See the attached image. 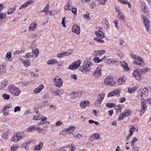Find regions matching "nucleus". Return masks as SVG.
<instances>
[{
  "instance_id": "6",
  "label": "nucleus",
  "mask_w": 151,
  "mask_h": 151,
  "mask_svg": "<svg viewBox=\"0 0 151 151\" xmlns=\"http://www.w3.org/2000/svg\"><path fill=\"white\" fill-rule=\"evenodd\" d=\"M102 67V65H99L96 68L94 72V76L95 77L99 78L101 76V69Z\"/></svg>"
},
{
  "instance_id": "56",
  "label": "nucleus",
  "mask_w": 151,
  "mask_h": 151,
  "mask_svg": "<svg viewBox=\"0 0 151 151\" xmlns=\"http://www.w3.org/2000/svg\"><path fill=\"white\" fill-rule=\"evenodd\" d=\"M6 57L7 58H9L12 57V53L10 52H8L6 54Z\"/></svg>"
},
{
  "instance_id": "30",
  "label": "nucleus",
  "mask_w": 151,
  "mask_h": 151,
  "mask_svg": "<svg viewBox=\"0 0 151 151\" xmlns=\"http://www.w3.org/2000/svg\"><path fill=\"white\" fill-rule=\"evenodd\" d=\"M89 13L87 11L86 14H84L83 15V17L86 19V20H89L91 19V18L89 16Z\"/></svg>"
},
{
  "instance_id": "32",
  "label": "nucleus",
  "mask_w": 151,
  "mask_h": 151,
  "mask_svg": "<svg viewBox=\"0 0 151 151\" xmlns=\"http://www.w3.org/2000/svg\"><path fill=\"white\" fill-rule=\"evenodd\" d=\"M116 106V104L114 103H108L106 104V106L109 108H111Z\"/></svg>"
},
{
  "instance_id": "57",
  "label": "nucleus",
  "mask_w": 151,
  "mask_h": 151,
  "mask_svg": "<svg viewBox=\"0 0 151 151\" xmlns=\"http://www.w3.org/2000/svg\"><path fill=\"white\" fill-rule=\"evenodd\" d=\"M67 133V132H66V129H65L64 130L60 131L59 134L60 135H65Z\"/></svg>"
},
{
  "instance_id": "23",
  "label": "nucleus",
  "mask_w": 151,
  "mask_h": 151,
  "mask_svg": "<svg viewBox=\"0 0 151 151\" xmlns=\"http://www.w3.org/2000/svg\"><path fill=\"white\" fill-rule=\"evenodd\" d=\"M37 26V24L36 23L33 22L31 24L30 26L28 28V29L29 31H34L35 30Z\"/></svg>"
},
{
  "instance_id": "27",
  "label": "nucleus",
  "mask_w": 151,
  "mask_h": 151,
  "mask_svg": "<svg viewBox=\"0 0 151 151\" xmlns=\"http://www.w3.org/2000/svg\"><path fill=\"white\" fill-rule=\"evenodd\" d=\"M132 112L131 110H125L122 112V113L125 117H126L129 116L130 115V113Z\"/></svg>"
},
{
  "instance_id": "34",
  "label": "nucleus",
  "mask_w": 151,
  "mask_h": 151,
  "mask_svg": "<svg viewBox=\"0 0 151 151\" xmlns=\"http://www.w3.org/2000/svg\"><path fill=\"white\" fill-rule=\"evenodd\" d=\"M63 93V90H58L55 91L54 93V95L55 96L60 95Z\"/></svg>"
},
{
  "instance_id": "47",
  "label": "nucleus",
  "mask_w": 151,
  "mask_h": 151,
  "mask_svg": "<svg viewBox=\"0 0 151 151\" xmlns=\"http://www.w3.org/2000/svg\"><path fill=\"white\" fill-rule=\"evenodd\" d=\"M14 134L15 135L16 137H17V141H18V142L19 141L20 139L22 138L21 137V136L20 135V134L19 133Z\"/></svg>"
},
{
  "instance_id": "53",
  "label": "nucleus",
  "mask_w": 151,
  "mask_h": 151,
  "mask_svg": "<svg viewBox=\"0 0 151 151\" xmlns=\"http://www.w3.org/2000/svg\"><path fill=\"white\" fill-rule=\"evenodd\" d=\"M118 59H109V61H110V63H116L118 62Z\"/></svg>"
},
{
  "instance_id": "37",
  "label": "nucleus",
  "mask_w": 151,
  "mask_h": 151,
  "mask_svg": "<svg viewBox=\"0 0 151 151\" xmlns=\"http://www.w3.org/2000/svg\"><path fill=\"white\" fill-rule=\"evenodd\" d=\"M2 97L5 100H8L10 98V96L6 93L3 94Z\"/></svg>"
},
{
  "instance_id": "48",
  "label": "nucleus",
  "mask_w": 151,
  "mask_h": 151,
  "mask_svg": "<svg viewBox=\"0 0 151 151\" xmlns=\"http://www.w3.org/2000/svg\"><path fill=\"white\" fill-rule=\"evenodd\" d=\"M71 8L72 9V13L75 14H77V8L76 7H71Z\"/></svg>"
},
{
  "instance_id": "10",
  "label": "nucleus",
  "mask_w": 151,
  "mask_h": 151,
  "mask_svg": "<svg viewBox=\"0 0 151 151\" xmlns=\"http://www.w3.org/2000/svg\"><path fill=\"white\" fill-rule=\"evenodd\" d=\"M133 76L138 81H139L141 80V74L139 70H134L133 73Z\"/></svg>"
},
{
  "instance_id": "15",
  "label": "nucleus",
  "mask_w": 151,
  "mask_h": 151,
  "mask_svg": "<svg viewBox=\"0 0 151 151\" xmlns=\"http://www.w3.org/2000/svg\"><path fill=\"white\" fill-rule=\"evenodd\" d=\"M142 104H141V109L140 111V114L141 116H142L143 114L145 112V111L146 110L147 106L146 104H144L143 102Z\"/></svg>"
},
{
  "instance_id": "8",
  "label": "nucleus",
  "mask_w": 151,
  "mask_h": 151,
  "mask_svg": "<svg viewBox=\"0 0 151 151\" xmlns=\"http://www.w3.org/2000/svg\"><path fill=\"white\" fill-rule=\"evenodd\" d=\"M4 8L3 5L0 4V20L1 21L2 20L5 19L6 17V13H4L1 12V10Z\"/></svg>"
},
{
  "instance_id": "25",
  "label": "nucleus",
  "mask_w": 151,
  "mask_h": 151,
  "mask_svg": "<svg viewBox=\"0 0 151 151\" xmlns=\"http://www.w3.org/2000/svg\"><path fill=\"white\" fill-rule=\"evenodd\" d=\"M57 61L55 59H50L47 62L48 64L52 65L57 63Z\"/></svg>"
},
{
  "instance_id": "52",
  "label": "nucleus",
  "mask_w": 151,
  "mask_h": 151,
  "mask_svg": "<svg viewBox=\"0 0 151 151\" xmlns=\"http://www.w3.org/2000/svg\"><path fill=\"white\" fill-rule=\"evenodd\" d=\"M34 3V1L33 0H29L25 2L27 6L30 4H32Z\"/></svg>"
},
{
  "instance_id": "50",
  "label": "nucleus",
  "mask_w": 151,
  "mask_h": 151,
  "mask_svg": "<svg viewBox=\"0 0 151 151\" xmlns=\"http://www.w3.org/2000/svg\"><path fill=\"white\" fill-rule=\"evenodd\" d=\"M137 138L136 137H134L133 139L132 140L131 143L132 145V146H134L133 144L135 142H136L137 141Z\"/></svg>"
},
{
  "instance_id": "24",
  "label": "nucleus",
  "mask_w": 151,
  "mask_h": 151,
  "mask_svg": "<svg viewBox=\"0 0 151 151\" xmlns=\"http://www.w3.org/2000/svg\"><path fill=\"white\" fill-rule=\"evenodd\" d=\"M121 65L123 68L125 70H129V68L128 66L127 63L125 61H123L121 62Z\"/></svg>"
},
{
  "instance_id": "41",
  "label": "nucleus",
  "mask_w": 151,
  "mask_h": 151,
  "mask_svg": "<svg viewBox=\"0 0 151 151\" xmlns=\"http://www.w3.org/2000/svg\"><path fill=\"white\" fill-rule=\"evenodd\" d=\"M8 132H4L2 134V137L3 139L6 140L8 137Z\"/></svg>"
},
{
  "instance_id": "40",
  "label": "nucleus",
  "mask_w": 151,
  "mask_h": 151,
  "mask_svg": "<svg viewBox=\"0 0 151 151\" xmlns=\"http://www.w3.org/2000/svg\"><path fill=\"white\" fill-rule=\"evenodd\" d=\"M29 60H26L25 61L23 60V63L24 65H26V67H27L30 66V63H29Z\"/></svg>"
},
{
  "instance_id": "17",
  "label": "nucleus",
  "mask_w": 151,
  "mask_h": 151,
  "mask_svg": "<svg viewBox=\"0 0 151 151\" xmlns=\"http://www.w3.org/2000/svg\"><path fill=\"white\" fill-rule=\"evenodd\" d=\"M44 87V85L41 84L36 88H35L34 91V92L35 93H38L41 91L43 89Z\"/></svg>"
},
{
  "instance_id": "5",
  "label": "nucleus",
  "mask_w": 151,
  "mask_h": 151,
  "mask_svg": "<svg viewBox=\"0 0 151 151\" xmlns=\"http://www.w3.org/2000/svg\"><path fill=\"white\" fill-rule=\"evenodd\" d=\"M53 82L55 83V85L58 87H60L63 83V80L58 76L54 78Z\"/></svg>"
},
{
  "instance_id": "49",
  "label": "nucleus",
  "mask_w": 151,
  "mask_h": 151,
  "mask_svg": "<svg viewBox=\"0 0 151 151\" xmlns=\"http://www.w3.org/2000/svg\"><path fill=\"white\" fill-rule=\"evenodd\" d=\"M99 52L98 54H99L100 56L101 55L104 54L106 52V51L104 50H98Z\"/></svg>"
},
{
  "instance_id": "3",
  "label": "nucleus",
  "mask_w": 151,
  "mask_h": 151,
  "mask_svg": "<svg viewBox=\"0 0 151 151\" xmlns=\"http://www.w3.org/2000/svg\"><path fill=\"white\" fill-rule=\"evenodd\" d=\"M105 96L104 93L103 92L99 95L97 98V99L96 101L95 105L97 106H100L101 104L102 101Z\"/></svg>"
},
{
  "instance_id": "38",
  "label": "nucleus",
  "mask_w": 151,
  "mask_h": 151,
  "mask_svg": "<svg viewBox=\"0 0 151 151\" xmlns=\"http://www.w3.org/2000/svg\"><path fill=\"white\" fill-rule=\"evenodd\" d=\"M9 81H3L1 83L2 85L1 87L4 88L5 87L8 83Z\"/></svg>"
},
{
  "instance_id": "9",
  "label": "nucleus",
  "mask_w": 151,
  "mask_h": 151,
  "mask_svg": "<svg viewBox=\"0 0 151 151\" xmlns=\"http://www.w3.org/2000/svg\"><path fill=\"white\" fill-rule=\"evenodd\" d=\"M141 6L143 10V12L145 14L148 15L149 14L148 10L145 3L144 2L142 1L141 3Z\"/></svg>"
},
{
  "instance_id": "12",
  "label": "nucleus",
  "mask_w": 151,
  "mask_h": 151,
  "mask_svg": "<svg viewBox=\"0 0 151 151\" xmlns=\"http://www.w3.org/2000/svg\"><path fill=\"white\" fill-rule=\"evenodd\" d=\"M71 53V52L66 51L58 53L57 55V56L58 58H62L64 56H68L70 55Z\"/></svg>"
},
{
  "instance_id": "1",
  "label": "nucleus",
  "mask_w": 151,
  "mask_h": 151,
  "mask_svg": "<svg viewBox=\"0 0 151 151\" xmlns=\"http://www.w3.org/2000/svg\"><path fill=\"white\" fill-rule=\"evenodd\" d=\"M9 90L11 93L16 96H18L20 93L19 88L16 87L13 84L9 86Z\"/></svg>"
},
{
  "instance_id": "33",
  "label": "nucleus",
  "mask_w": 151,
  "mask_h": 151,
  "mask_svg": "<svg viewBox=\"0 0 151 151\" xmlns=\"http://www.w3.org/2000/svg\"><path fill=\"white\" fill-rule=\"evenodd\" d=\"M37 127H35L32 125L31 126L28 128V131L30 132H32L34 131L37 130Z\"/></svg>"
},
{
  "instance_id": "60",
  "label": "nucleus",
  "mask_w": 151,
  "mask_h": 151,
  "mask_svg": "<svg viewBox=\"0 0 151 151\" xmlns=\"http://www.w3.org/2000/svg\"><path fill=\"white\" fill-rule=\"evenodd\" d=\"M96 3L94 2H92L91 3L90 5V6L91 7V9H93L95 8V7L96 6Z\"/></svg>"
},
{
  "instance_id": "13",
  "label": "nucleus",
  "mask_w": 151,
  "mask_h": 151,
  "mask_svg": "<svg viewBox=\"0 0 151 151\" xmlns=\"http://www.w3.org/2000/svg\"><path fill=\"white\" fill-rule=\"evenodd\" d=\"M72 31L75 33L79 35L80 31V27L78 25H75L73 26V27Z\"/></svg>"
},
{
  "instance_id": "16",
  "label": "nucleus",
  "mask_w": 151,
  "mask_h": 151,
  "mask_svg": "<svg viewBox=\"0 0 151 151\" xmlns=\"http://www.w3.org/2000/svg\"><path fill=\"white\" fill-rule=\"evenodd\" d=\"M126 80V78L124 77L119 78L116 82V84L118 85H120L124 83Z\"/></svg>"
},
{
  "instance_id": "59",
  "label": "nucleus",
  "mask_w": 151,
  "mask_h": 151,
  "mask_svg": "<svg viewBox=\"0 0 151 151\" xmlns=\"http://www.w3.org/2000/svg\"><path fill=\"white\" fill-rule=\"evenodd\" d=\"M111 81L110 83V85L111 86H116L115 82L114 81L113 78H112Z\"/></svg>"
},
{
  "instance_id": "22",
  "label": "nucleus",
  "mask_w": 151,
  "mask_h": 151,
  "mask_svg": "<svg viewBox=\"0 0 151 151\" xmlns=\"http://www.w3.org/2000/svg\"><path fill=\"white\" fill-rule=\"evenodd\" d=\"M6 68L4 65H0V75H3L6 73Z\"/></svg>"
},
{
  "instance_id": "39",
  "label": "nucleus",
  "mask_w": 151,
  "mask_h": 151,
  "mask_svg": "<svg viewBox=\"0 0 151 151\" xmlns=\"http://www.w3.org/2000/svg\"><path fill=\"white\" fill-rule=\"evenodd\" d=\"M93 60L94 62L96 63H99L101 61H102L101 59L99 58V57L95 56L93 58Z\"/></svg>"
},
{
  "instance_id": "62",
  "label": "nucleus",
  "mask_w": 151,
  "mask_h": 151,
  "mask_svg": "<svg viewBox=\"0 0 151 151\" xmlns=\"http://www.w3.org/2000/svg\"><path fill=\"white\" fill-rule=\"evenodd\" d=\"M49 104L47 101H45L43 103V106L44 107H47L48 106Z\"/></svg>"
},
{
  "instance_id": "26",
  "label": "nucleus",
  "mask_w": 151,
  "mask_h": 151,
  "mask_svg": "<svg viewBox=\"0 0 151 151\" xmlns=\"http://www.w3.org/2000/svg\"><path fill=\"white\" fill-rule=\"evenodd\" d=\"M89 102V101H82L80 103V106L81 107V108L83 109L84 108L87 104Z\"/></svg>"
},
{
  "instance_id": "51",
  "label": "nucleus",
  "mask_w": 151,
  "mask_h": 151,
  "mask_svg": "<svg viewBox=\"0 0 151 151\" xmlns=\"http://www.w3.org/2000/svg\"><path fill=\"white\" fill-rule=\"evenodd\" d=\"M118 17L121 19H123L124 18V15L121 12L118 13Z\"/></svg>"
},
{
  "instance_id": "46",
  "label": "nucleus",
  "mask_w": 151,
  "mask_h": 151,
  "mask_svg": "<svg viewBox=\"0 0 151 151\" xmlns=\"http://www.w3.org/2000/svg\"><path fill=\"white\" fill-rule=\"evenodd\" d=\"M125 116L123 115V113L120 114L118 118V119L119 121H120L123 119L125 117Z\"/></svg>"
},
{
  "instance_id": "45",
  "label": "nucleus",
  "mask_w": 151,
  "mask_h": 151,
  "mask_svg": "<svg viewBox=\"0 0 151 151\" xmlns=\"http://www.w3.org/2000/svg\"><path fill=\"white\" fill-rule=\"evenodd\" d=\"M101 38H95L94 39V40L98 42H99L101 43H103L104 42V41L101 39Z\"/></svg>"
},
{
  "instance_id": "35",
  "label": "nucleus",
  "mask_w": 151,
  "mask_h": 151,
  "mask_svg": "<svg viewBox=\"0 0 151 151\" xmlns=\"http://www.w3.org/2000/svg\"><path fill=\"white\" fill-rule=\"evenodd\" d=\"M37 36L38 35L35 33H31L29 36V37L32 39L36 38Z\"/></svg>"
},
{
  "instance_id": "61",
  "label": "nucleus",
  "mask_w": 151,
  "mask_h": 151,
  "mask_svg": "<svg viewBox=\"0 0 151 151\" xmlns=\"http://www.w3.org/2000/svg\"><path fill=\"white\" fill-rule=\"evenodd\" d=\"M49 94L48 93H46L43 96V98L44 99H48L49 97Z\"/></svg>"
},
{
  "instance_id": "29",
  "label": "nucleus",
  "mask_w": 151,
  "mask_h": 151,
  "mask_svg": "<svg viewBox=\"0 0 151 151\" xmlns=\"http://www.w3.org/2000/svg\"><path fill=\"white\" fill-rule=\"evenodd\" d=\"M137 89V87H133L129 88L128 89V92L130 93H134Z\"/></svg>"
},
{
  "instance_id": "20",
  "label": "nucleus",
  "mask_w": 151,
  "mask_h": 151,
  "mask_svg": "<svg viewBox=\"0 0 151 151\" xmlns=\"http://www.w3.org/2000/svg\"><path fill=\"white\" fill-rule=\"evenodd\" d=\"M75 128V127L73 125H72L69 127L68 128L66 129V130L68 134H70L72 133L73 132Z\"/></svg>"
},
{
  "instance_id": "4",
  "label": "nucleus",
  "mask_w": 151,
  "mask_h": 151,
  "mask_svg": "<svg viewBox=\"0 0 151 151\" xmlns=\"http://www.w3.org/2000/svg\"><path fill=\"white\" fill-rule=\"evenodd\" d=\"M81 62V60H78L74 62L71 65H70L69 67V68L71 70H75L78 68L80 66Z\"/></svg>"
},
{
  "instance_id": "55",
  "label": "nucleus",
  "mask_w": 151,
  "mask_h": 151,
  "mask_svg": "<svg viewBox=\"0 0 151 151\" xmlns=\"http://www.w3.org/2000/svg\"><path fill=\"white\" fill-rule=\"evenodd\" d=\"M70 95L72 99H74L77 95V94L75 93L74 92H73L71 93Z\"/></svg>"
},
{
  "instance_id": "63",
  "label": "nucleus",
  "mask_w": 151,
  "mask_h": 151,
  "mask_svg": "<svg viewBox=\"0 0 151 151\" xmlns=\"http://www.w3.org/2000/svg\"><path fill=\"white\" fill-rule=\"evenodd\" d=\"M49 7V5L48 4H47L44 9V10L45 12H47V11H48Z\"/></svg>"
},
{
  "instance_id": "42",
  "label": "nucleus",
  "mask_w": 151,
  "mask_h": 151,
  "mask_svg": "<svg viewBox=\"0 0 151 151\" xmlns=\"http://www.w3.org/2000/svg\"><path fill=\"white\" fill-rule=\"evenodd\" d=\"M18 148V147L17 145L12 146L11 147V150L12 151H16Z\"/></svg>"
},
{
  "instance_id": "11",
  "label": "nucleus",
  "mask_w": 151,
  "mask_h": 151,
  "mask_svg": "<svg viewBox=\"0 0 151 151\" xmlns=\"http://www.w3.org/2000/svg\"><path fill=\"white\" fill-rule=\"evenodd\" d=\"M79 70L82 72L84 73L88 74L90 71V69L88 67H86L85 65L81 66L79 68Z\"/></svg>"
},
{
  "instance_id": "18",
  "label": "nucleus",
  "mask_w": 151,
  "mask_h": 151,
  "mask_svg": "<svg viewBox=\"0 0 151 151\" xmlns=\"http://www.w3.org/2000/svg\"><path fill=\"white\" fill-rule=\"evenodd\" d=\"M95 34L99 38H104V37L103 32L100 30H99L95 32Z\"/></svg>"
},
{
  "instance_id": "43",
  "label": "nucleus",
  "mask_w": 151,
  "mask_h": 151,
  "mask_svg": "<svg viewBox=\"0 0 151 151\" xmlns=\"http://www.w3.org/2000/svg\"><path fill=\"white\" fill-rule=\"evenodd\" d=\"M109 78V76H108L105 80L104 82L105 84L110 85V83L111 81H109L108 79Z\"/></svg>"
},
{
  "instance_id": "21",
  "label": "nucleus",
  "mask_w": 151,
  "mask_h": 151,
  "mask_svg": "<svg viewBox=\"0 0 151 151\" xmlns=\"http://www.w3.org/2000/svg\"><path fill=\"white\" fill-rule=\"evenodd\" d=\"M121 4H127L128 7L129 8H131L132 6L130 3L127 1L125 0H117Z\"/></svg>"
},
{
  "instance_id": "44",
  "label": "nucleus",
  "mask_w": 151,
  "mask_h": 151,
  "mask_svg": "<svg viewBox=\"0 0 151 151\" xmlns=\"http://www.w3.org/2000/svg\"><path fill=\"white\" fill-rule=\"evenodd\" d=\"M17 138L16 137L15 135L14 134L11 139V140L12 142H18V141H17Z\"/></svg>"
},
{
  "instance_id": "36",
  "label": "nucleus",
  "mask_w": 151,
  "mask_h": 151,
  "mask_svg": "<svg viewBox=\"0 0 151 151\" xmlns=\"http://www.w3.org/2000/svg\"><path fill=\"white\" fill-rule=\"evenodd\" d=\"M16 10V7H12L11 8H10L8 11V12H7V14H11L15 10Z\"/></svg>"
},
{
  "instance_id": "31",
  "label": "nucleus",
  "mask_w": 151,
  "mask_h": 151,
  "mask_svg": "<svg viewBox=\"0 0 151 151\" xmlns=\"http://www.w3.org/2000/svg\"><path fill=\"white\" fill-rule=\"evenodd\" d=\"M34 55L33 52L32 51L31 52L27 53L25 56L26 58H29L32 57Z\"/></svg>"
},
{
  "instance_id": "2",
  "label": "nucleus",
  "mask_w": 151,
  "mask_h": 151,
  "mask_svg": "<svg viewBox=\"0 0 151 151\" xmlns=\"http://www.w3.org/2000/svg\"><path fill=\"white\" fill-rule=\"evenodd\" d=\"M141 17L142 21L146 30L149 31L150 29V21L144 15L142 14Z\"/></svg>"
},
{
  "instance_id": "54",
  "label": "nucleus",
  "mask_w": 151,
  "mask_h": 151,
  "mask_svg": "<svg viewBox=\"0 0 151 151\" xmlns=\"http://www.w3.org/2000/svg\"><path fill=\"white\" fill-rule=\"evenodd\" d=\"M20 107L19 106L16 107L14 108V112H17L20 111Z\"/></svg>"
},
{
  "instance_id": "19",
  "label": "nucleus",
  "mask_w": 151,
  "mask_h": 151,
  "mask_svg": "<svg viewBox=\"0 0 151 151\" xmlns=\"http://www.w3.org/2000/svg\"><path fill=\"white\" fill-rule=\"evenodd\" d=\"M38 145H36L34 148V150L35 151H40L42 148L43 143L42 142H40Z\"/></svg>"
},
{
  "instance_id": "64",
  "label": "nucleus",
  "mask_w": 151,
  "mask_h": 151,
  "mask_svg": "<svg viewBox=\"0 0 151 151\" xmlns=\"http://www.w3.org/2000/svg\"><path fill=\"white\" fill-rule=\"evenodd\" d=\"M106 1V0H99V3L100 4L104 5Z\"/></svg>"
},
{
  "instance_id": "14",
  "label": "nucleus",
  "mask_w": 151,
  "mask_h": 151,
  "mask_svg": "<svg viewBox=\"0 0 151 151\" xmlns=\"http://www.w3.org/2000/svg\"><path fill=\"white\" fill-rule=\"evenodd\" d=\"M100 136L97 133H94L90 137L89 139L91 141H93L94 140L93 139H100Z\"/></svg>"
},
{
  "instance_id": "28",
  "label": "nucleus",
  "mask_w": 151,
  "mask_h": 151,
  "mask_svg": "<svg viewBox=\"0 0 151 151\" xmlns=\"http://www.w3.org/2000/svg\"><path fill=\"white\" fill-rule=\"evenodd\" d=\"M149 70V69L147 67H145L141 69L140 72L142 74H144L147 73Z\"/></svg>"
},
{
  "instance_id": "7",
  "label": "nucleus",
  "mask_w": 151,
  "mask_h": 151,
  "mask_svg": "<svg viewBox=\"0 0 151 151\" xmlns=\"http://www.w3.org/2000/svg\"><path fill=\"white\" fill-rule=\"evenodd\" d=\"M114 96H116L117 97L120 96L119 90L116 89L112 91L109 93L107 95L108 97H112Z\"/></svg>"
},
{
  "instance_id": "58",
  "label": "nucleus",
  "mask_w": 151,
  "mask_h": 151,
  "mask_svg": "<svg viewBox=\"0 0 151 151\" xmlns=\"http://www.w3.org/2000/svg\"><path fill=\"white\" fill-rule=\"evenodd\" d=\"M33 53H34L36 57H37L39 54V50H38L37 49L36 50H33Z\"/></svg>"
}]
</instances>
